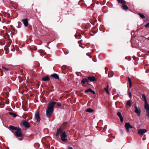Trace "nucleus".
I'll use <instances>...</instances> for the list:
<instances>
[{
	"label": "nucleus",
	"instance_id": "1",
	"mask_svg": "<svg viewBox=\"0 0 149 149\" xmlns=\"http://www.w3.org/2000/svg\"><path fill=\"white\" fill-rule=\"evenodd\" d=\"M56 104V102H50L48 104L46 113V116L47 117H49L51 116L54 111V106Z\"/></svg>",
	"mask_w": 149,
	"mask_h": 149
},
{
	"label": "nucleus",
	"instance_id": "2",
	"mask_svg": "<svg viewBox=\"0 0 149 149\" xmlns=\"http://www.w3.org/2000/svg\"><path fill=\"white\" fill-rule=\"evenodd\" d=\"M22 134L21 132V129L19 128H18V129L16 130L15 132V136L17 137H22Z\"/></svg>",
	"mask_w": 149,
	"mask_h": 149
},
{
	"label": "nucleus",
	"instance_id": "3",
	"mask_svg": "<svg viewBox=\"0 0 149 149\" xmlns=\"http://www.w3.org/2000/svg\"><path fill=\"white\" fill-rule=\"evenodd\" d=\"M67 136V135L66 134L65 132H63L62 133L61 135V140L63 142H66L67 141V139L65 138Z\"/></svg>",
	"mask_w": 149,
	"mask_h": 149
},
{
	"label": "nucleus",
	"instance_id": "4",
	"mask_svg": "<svg viewBox=\"0 0 149 149\" xmlns=\"http://www.w3.org/2000/svg\"><path fill=\"white\" fill-rule=\"evenodd\" d=\"M125 127L126 129L127 132H129V129L132 128L133 127L130 125L129 123L128 122L125 123Z\"/></svg>",
	"mask_w": 149,
	"mask_h": 149
},
{
	"label": "nucleus",
	"instance_id": "5",
	"mask_svg": "<svg viewBox=\"0 0 149 149\" xmlns=\"http://www.w3.org/2000/svg\"><path fill=\"white\" fill-rule=\"evenodd\" d=\"M147 130L144 129H140L138 130V133L141 135H143L144 133L147 132Z\"/></svg>",
	"mask_w": 149,
	"mask_h": 149
},
{
	"label": "nucleus",
	"instance_id": "6",
	"mask_svg": "<svg viewBox=\"0 0 149 149\" xmlns=\"http://www.w3.org/2000/svg\"><path fill=\"white\" fill-rule=\"evenodd\" d=\"M134 112L137 114L138 116H139L141 115V111L140 109L136 106H135Z\"/></svg>",
	"mask_w": 149,
	"mask_h": 149
},
{
	"label": "nucleus",
	"instance_id": "7",
	"mask_svg": "<svg viewBox=\"0 0 149 149\" xmlns=\"http://www.w3.org/2000/svg\"><path fill=\"white\" fill-rule=\"evenodd\" d=\"M145 109L146 111V115L149 118V104L144 106Z\"/></svg>",
	"mask_w": 149,
	"mask_h": 149
},
{
	"label": "nucleus",
	"instance_id": "8",
	"mask_svg": "<svg viewBox=\"0 0 149 149\" xmlns=\"http://www.w3.org/2000/svg\"><path fill=\"white\" fill-rule=\"evenodd\" d=\"M35 117L38 122H39L40 120V118L39 116V112L38 111H37L35 115Z\"/></svg>",
	"mask_w": 149,
	"mask_h": 149
},
{
	"label": "nucleus",
	"instance_id": "9",
	"mask_svg": "<svg viewBox=\"0 0 149 149\" xmlns=\"http://www.w3.org/2000/svg\"><path fill=\"white\" fill-rule=\"evenodd\" d=\"M142 98L141 100H142L144 101L145 102V105L144 106L146 105H148L147 103V99H146V96L144 94H142L141 95Z\"/></svg>",
	"mask_w": 149,
	"mask_h": 149
},
{
	"label": "nucleus",
	"instance_id": "10",
	"mask_svg": "<svg viewBox=\"0 0 149 149\" xmlns=\"http://www.w3.org/2000/svg\"><path fill=\"white\" fill-rule=\"evenodd\" d=\"M117 115L118 117L119 118L121 122H123V119L121 113L120 112H118L117 113Z\"/></svg>",
	"mask_w": 149,
	"mask_h": 149
},
{
	"label": "nucleus",
	"instance_id": "11",
	"mask_svg": "<svg viewBox=\"0 0 149 149\" xmlns=\"http://www.w3.org/2000/svg\"><path fill=\"white\" fill-rule=\"evenodd\" d=\"M21 21L23 22L25 26H27L28 24V20L27 19H25L22 20Z\"/></svg>",
	"mask_w": 149,
	"mask_h": 149
},
{
	"label": "nucleus",
	"instance_id": "12",
	"mask_svg": "<svg viewBox=\"0 0 149 149\" xmlns=\"http://www.w3.org/2000/svg\"><path fill=\"white\" fill-rule=\"evenodd\" d=\"M88 92H90L92 93L93 94H95V92L94 91L92 90V89L91 88H89L88 90H86L85 91V93H88Z\"/></svg>",
	"mask_w": 149,
	"mask_h": 149
},
{
	"label": "nucleus",
	"instance_id": "13",
	"mask_svg": "<svg viewBox=\"0 0 149 149\" xmlns=\"http://www.w3.org/2000/svg\"><path fill=\"white\" fill-rule=\"evenodd\" d=\"M23 125L26 128H28L29 127V123L26 121L23 122Z\"/></svg>",
	"mask_w": 149,
	"mask_h": 149
},
{
	"label": "nucleus",
	"instance_id": "14",
	"mask_svg": "<svg viewBox=\"0 0 149 149\" xmlns=\"http://www.w3.org/2000/svg\"><path fill=\"white\" fill-rule=\"evenodd\" d=\"M62 131L61 128H60L57 129V132L56 134V136H58V135L61 132H62Z\"/></svg>",
	"mask_w": 149,
	"mask_h": 149
},
{
	"label": "nucleus",
	"instance_id": "15",
	"mask_svg": "<svg viewBox=\"0 0 149 149\" xmlns=\"http://www.w3.org/2000/svg\"><path fill=\"white\" fill-rule=\"evenodd\" d=\"M88 79L91 81H96L95 78L94 76L89 77Z\"/></svg>",
	"mask_w": 149,
	"mask_h": 149
},
{
	"label": "nucleus",
	"instance_id": "16",
	"mask_svg": "<svg viewBox=\"0 0 149 149\" xmlns=\"http://www.w3.org/2000/svg\"><path fill=\"white\" fill-rule=\"evenodd\" d=\"M42 80L43 81H49V77L47 76L44 77L42 78Z\"/></svg>",
	"mask_w": 149,
	"mask_h": 149
},
{
	"label": "nucleus",
	"instance_id": "17",
	"mask_svg": "<svg viewBox=\"0 0 149 149\" xmlns=\"http://www.w3.org/2000/svg\"><path fill=\"white\" fill-rule=\"evenodd\" d=\"M51 76L53 77L56 79H59V76L56 74H53L51 75Z\"/></svg>",
	"mask_w": 149,
	"mask_h": 149
},
{
	"label": "nucleus",
	"instance_id": "18",
	"mask_svg": "<svg viewBox=\"0 0 149 149\" xmlns=\"http://www.w3.org/2000/svg\"><path fill=\"white\" fill-rule=\"evenodd\" d=\"M9 128L13 130H17L18 128H19V127H15V126H13V125H10L9 126Z\"/></svg>",
	"mask_w": 149,
	"mask_h": 149
},
{
	"label": "nucleus",
	"instance_id": "19",
	"mask_svg": "<svg viewBox=\"0 0 149 149\" xmlns=\"http://www.w3.org/2000/svg\"><path fill=\"white\" fill-rule=\"evenodd\" d=\"M109 85L108 84L107 85V87L106 88H104V90L105 91L106 93L109 94V92L108 90Z\"/></svg>",
	"mask_w": 149,
	"mask_h": 149
},
{
	"label": "nucleus",
	"instance_id": "20",
	"mask_svg": "<svg viewBox=\"0 0 149 149\" xmlns=\"http://www.w3.org/2000/svg\"><path fill=\"white\" fill-rule=\"evenodd\" d=\"M88 80L87 79H83L81 81V82L83 84H85L86 82L88 83Z\"/></svg>",
	"mask_w": 149,
	"mask_h": 149
},
{
	"label": "nucleus",
	"instance_id": "21",
	"mask_svg": "<svg viewBox=\"0 0 149 149\" xmlns=\"http://www.w3.org/2000/svg\"><path fill=\"white\" fill-rule=\"evenodd\" d=\"M86 111L89 113H92L94 111L91 108H88L86 110Z\"/></svg>",
	"mask_w": 149,
	"mask_h": 149
},
{
	"label": "nucleus",
	"instance_id": "22",
	"mask_svg": "<svg viewBox=\"0 0 149 149\" xmlns=\"http://www.w3.org/2000/svg\"><path fill=\"white\" fill-rule=\"evenodd\" d=\"M122 7L123 9L125 10H126L128 9V7L125 4L123 5Z\"/></svg>",
	"mask_w": 149,
	"mask_h": 149
},
{
	"label": "nucleus",
	"instance_id": "23",
	"mask_svg": "<svg viewBox=\"0 0 149 149\" xmlns=\"http://www.w3.org/2000/svg\"><path fill=\"white\" fill-rule=\"evenodd\" d=\"M9 114L10 115H12L14 117H15L17 116V115L15 113L13 112H10L9 113Z\"/></svg>",
	"mask_w": 149,
	"mask_h": 149
},
{
	"label": "nucleus",
	"instance_id": "24",
	"mask_svg": "<svg viewBox=\"0 0 149 149\" xmlns=\"http://www.w3.org/2000/svg\"><path fill=\"white\" fill-rule=\"evenodd\" d=\"M138 15L142 18H144L145 17L144 15L141 13H138Z\"/></svg>",
	"mask_w": 149,
	"mask_h": 149
},
{
	"label": "nucleus",
	"instance_id": "25",
	"mask_svg": "<svg viewBox=\"0 0 149 149\" xmlns=\"http://www.w3.org/2000/svg\"><path fill=\"white\" fill-rule=\"evenodd\" d=\"M126 104L127 105L130 106L132 105V104L131 103L130 100H127V102Z\"/></svg>",
	"mask_w": 149,
	"mask_h": 149
},
{
	"label": "nucleus",
	"instance_id": "26",
	"mask_svg": "<svg viewBox=\"0 0 149 149\" xmlns=\"http://www.w3.org/2000/svg\"><path fill=\"white\" fill-rule=\"evenodd\" d=\"M2 68L3 70H5V71H9L10 70L9 69L7 68L4 67L3 66L2 67Z\"/></svg>",
	"mask_w": 149,
	"mask_h": 149
},
{
	"label": "nucleus",
	"instance_id": "27",
	"mask_svg": "<svg viewBox=\"0 0 149 149\" xmlns=\"http://www.w3.org/2000/svg\"><path fill=\"white\" fill-rule=\"evenodd\" d=\"M119 3H121L122 4H125V1L123 0H120V1L118 2Z\"/></svg>",
	"mask_w": 149,
	"mask_h": 149
},
{
	"label": "nucleus",
	"instance_id": "28",
	"mask_svg": "<svg viewBox=\"0 0 149 149\" xmlns=\"http://www.w3.org/2000/svg\"><path fill=\"white\" fill-rule=\"evenodd\" d=\"M127 79H128V80L129 83H132L131 80L130 79L129 77H127Z\"/></svg>",
	"mask_w": 149,
	"mask_h": 149
},
{
	"label": "nucleus",
	"instance_id": "29",
	"mask_svg": "<svg viewBox=\"0 0 149 149\" xmlns=\"http://www.w3.org/2000/svg\"><path fill=\"white\" fill-rule=\"evenodd\" d=\"M145 27H149V22L147 24H146V25H145Z\"/></svg>",
	"mask_w": 149,
	"mask_h": 149
},
{
	"label": "nucleus",
	"instance_id": "30",
	"mask_svg": "<svg viewBox=\"0 0 149 149\" xmlns=\"http://www.w3.org/2000/svg\"><path fill=\"white\" fill-rule=\"evenodd\" d=\"M129 97L130 98L131 97H132V95L131 92H130L129 93Z\"/></svg>",
	"mask_w": 149,
	"mask_h": 149
},
{
	"label": "nucleus",
	"instance_id": "31",
	"mask_svg": "<svg viewBox=\"0 0 149 149\" xmlns=\"http://www.w3.org/2000/svg\"><path fill=\"white\" fill-rule=\"evenodd\" d=\"M57 105L59 107H61V104L60 103H57Z\"/></svg>",
	"mask_w": 149,
	"mask_h": 149
},
{
	"label": "nucleus",
	"instance_id": "32",
	"mask_svg": "<svg viewBox=\"0 0 149 149\" xmlns=\"http://www.w3.org/2000/svg\"><path fill=\"white\" fill-rule=\"evenodd\" d=\"M129 87L130 88H131L132 86V83H129Z\"/></svg>",
	"mask_w": 149,
	"mask_h": 149
},
{
	"label": "nucleus",
	"instance_id": "33",
	"mask_svg": "<svg viewBox=\"0 0 149 149\" xmlns=\"http://www.w3.org/2000/svg\"><path fill=\"white\" fill-rule=\"evenodd\" d=\"M112 73V72H109V75H108V76H109V77H112L113 76V75H112L111 76H109V74H111V73Z\"/></svg>",
	"mask_w": 149,
	"mask_h": 149
},
{
	"label": "nucleus",
	"instance_id": "34",
	"mask_svg": "<svg viewBox=\"0 0 149 149\" xmlns=\"http://www.w3.org/2000/svg\"><path fill=\"white\" fill-rule=\"evenodd\" d=\"M67 149H73V148L71 147L68 146Z\"/></svg>",
	"mask_w": 149,
	"mask_h": 149
},
{
	"label": "nucleus",
	"instance_id": "35",
	"mask_svg": "<svg viewBox=\"0 0 149 149\" xmlns=\"http://www.w3.org/2000/svg\"><path fill=\"white\" fill-rule=\"evenodd\" d=\"M19 139L20 140H22V138H19Z\"/></svg>",
	"mask_w": 149,
	"mask_h": 149
},
{
	"label": "nucleus",
	"instance_id": "36",
	"mask_svg": "<svg viewBox=\"0 0 149 149\" xmlns=\"http://www.w3.org/2000/svg\"><path fill=\"white\" fill-rule=\"evenodd\" d=\"M81 47L82 48H84V47H83V46H81Z\"/></svg>",
	"mask_w": 149,
	"mask_h": 149
},
{
	"label": "nucleus",
	"instance_id": "37",
	"mask_svg": "<svg viewBox=\"0 0 149 149\" xmlns=\"http://www.w3.org/2000/svg\"><path fill=\"white\" fill-rule=\"evenodd\" d=\"M9 43L10 44L11 43V41H9Z\"/></svg>",
	"mask_w": 149,
	"mask_h": 149
},
{
	"label": "nucleus",
	"instance_id": "38",
	"mask_svg": "<svg viewBox=\"0 0 149 149\" xmlns=\"http://www.w3.org/2000/svg\"><path fill=\"white\" fill-rule=\"evenodd\" d=\"M118 0V2H119V1H120V0Z\"/></svg>",
	"mask_w": 149,
	"mask_h": 149
},
{
	"label": "nucleus",
	"instance_id": "39",
	"mask_svg": "<svg viewBox=\"0 0 149 149\" xmlns=\"http://www.w3.org/2000/svg\"><path fill=\"white\" fill-rule=\"evenodd\" d=\"M148 52L149 53V51Z\"/></svg>",
	"mask_w": 149,
	"mask_h": 149
}]
</instances>
